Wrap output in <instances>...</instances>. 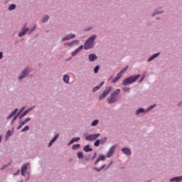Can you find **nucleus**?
<instances>
[{
    "mask_svg": "<svg viewBox=\"0 0 182 182\" xmlns=\"http://www.w3.org/2000/svg\"><path fill=\"white\" fill-rule=\"evenodd\" d=\"M103 85H105V82L102 81L99 85H97L96 87L92 88V92H97V90H99V89H100V87H102V86H103Z\"/></svg>",
    "mask_w": 182,
    "mask_h": 182,
    "instance_id": "nucleus-14",
    "label": "nucleus"
},
{
    "mask_svg": "<svg viewBox=\"0 0 182 182\" xmlns=\"http://www.w3.org/2000/svg\"><path fill=\"white\" fill-rule=\"evenodd\" d=\"M63 82H65V83H69V75H65L63 76Z\"/></svg>",
    "mask_w": 182,
    "mask_h": 182,
    "instance_id": "nucleus-24",
    "label": "nucleus"
},
{
    "mask_svg": "<svg viewBox=\"0 0 182 182\" xmlns=\"http://www.w3.org/2000/svg\"><path fill=\"white\" fill-rule=\"evenodd\" d=\"M97 38V36H96L95 34L90 37L84 44V49H85V50H89V49H92V48L95 46V40Z\"/></svg>",
    "mask_w": 182,
    "mask_h": 182,
    "instance_id": "nucleus-1",
    "label": "nucleus"
},
{
    "mask_svg": "<svg viewBox=\"0 0 182 182\" xmlns=\"http://www.w3.org/2000/svg\"><path fill=\"white\" fill-rule=\"evenodd\" d=\"M73 43H76V45H79V41L76 40V41H73L72 43H65L64 46H72V45H73Z\"/></svg>",
    "mask_w": 182,
    "mask_h": 182,
    "instance_id": "nucleus-22",
    "label": "nucleus"
},
{
    "mask_svg": "<svg viewBox=\"0 0 182 182\" xmlns=\"http://www.w3.org/2000/svg\"><path fill=\"white\" fill-rule=\"evenodd\" d=\"M95 157H96V153H95L94 156H92V159L93 160V159H95Z\"/></svg>",
    "mask_w": 182,
    "mask_h": 182,
    "instance_id": "nucleus-51",
    "label": "nucleus"
},
{
    "mask_svg": "<svg viewBox=\"0 0 182 182\" xmlns=\"http://www.w3.org/2000/svg\"><path fill=\"white\" fill-rule=\"evenodd\" d=\"M25 110V107H23L21 109H20V110L17 112V116H19L22 112H23Z\"/></svg>",
    "mask_w": 182,
    "mask_h": 182,
    "instance_id": "nucleus-32",
    "label": "nucleus"
},
{
    "mask_svg": "<svg viewBox=\"0 0 182 182\" xmlns=\"http://www.w3.org/2000/svg\"><path fill=\"white\" fill-rule=\"evenodd\" d=\"M127 67H125V68H124L119 73L122 74V75H123V73H124V72H126V70H127Z\"/></svg>",
    "mask_w": 182,
    "mask_h": 182,
    "instance_id": "nucleus-37",
    "label": "nucleus"
},
{
    "mask_svg": "<svg viewBox=\"0 0 182 182\" xmlns=\"http://www.w3.org/2000/svg\"><path fill=\"white\" fill-rule=\"evenodd\" d=\"M18 113V109H14V111H13L8 117H7V119L9 120V119H12V117H14V116H15V114Z\"/></svg>",
    "mask_w": 182,
    "mask_h": 182,
    "instance_id": "nucleus-19",
    "label": "nucleus"
},
{
    "mask_svg": "<svg viewBox=\"0 0 182 182\" xmlns=\"http://www.w3.org/2000/svg\"><path fill=\"white\" fill-rule=\"evenodd\" d=\"M90 62H95L97 59V55L95 54H90L88 57Z\"/></svg>",
    "mask_w": 182,
    "mask_h": 182,
    "instance_id": "nucleus-12",
    "label": "nucleus"
},
{
    "mask_svg": "<svg viewBox=\"0 0 182 182\" xmlns=\"http://www.w3.org/2000/svg\"><path fill=\"white\" fill-rule=\"evenodd\" d=\"M97 124H99L98 119H95L91 123V126L92 127L97 126Z\"/></svg>",
    "mask_w": 182,
    "mask_h": 182,
    "instance_id": "nucleus-25",
    "label": "nucleus"
},
{
    "mask_svg": "<svg viewBox=\"0 0 182 182\" xmlns=\"http://www.w3.org/2000/svg\"><path fill=\"white\" fill-rule=\"evenodd\" d=\"M31 110H32V108L26 109V111H24L23 113H22L19 116V119H22L23 117H25V116H26V114H28V113H29L31 112Z\"/></svg>",
    "mask_w": 182,
    "mask_h": 182,
    "instance_id": "nucleus-18",
    "label": "nucleus"
},
{
    "mask_svg": "<svg viewBox=\"0 0 182 182\" xmlns=\"http://www.w3.org/2000/svg\"><path fill=\"white\" fill-rule=\"evenodd\" d=\"M106 159V156L105 155H100L99 158L95 161V164H97L99 161H103Z\"/></svg>",
    "mask_w": 182,
    "mask_h": 182,
    "instance_id": "nucleus-16",
    "label": "nucleus"
},
{
    "mask_svg": "<svg viewBox=\"0 0 182 182\" xmlns=\"http://www.w3.org/2000/svg\"><path fill=\"white\" fill-rule=\"evenodd\" d=\"M58 137H59V134H57L50 141V143L48 144V147H50V146H52V144H53V143H55V141H56V140H58Z\"/></svg>",
    "mask_w": 182,
    "mask_h": 182,
    "instance_id": "nucleus-13",
    "label": "nucleus"
},
{
    "mask_svg": "<svg viewBox=\"0 0 182 182\" xmlns=\"http://www.w3.org/2000/svg\"><path fill=\"white\" fill-rule=\"evenodd\" d=\"M26 76H28V68L23 70V72L20 74L18 79H23V77Z\"/></svg>",
    "mask_w": 182,
    "mask_h": 182,
    "instance_id": "nucleus-10",
    "label": "nucleus"
},
{
    "mask_svg": "<svg viewBox=\"0 0 182 182\" xmlns=\"http://www.w3.org/2000/svg\"><path fill=\"white\" fill-rule=\"evenodd\" d=\"M100 145V139H97L95 143H94V146L95 147H99V146Z\"/></svg>",
    "mask_w": 182,
    "mask_h": 182,
    "instance_id": "nucleus-26",
    "label": "nucleus"
},
{
    "mask_svg": "<svg viewBox=\"0 0 182 182\" xmlns=\"http://www.w3.org/2000/svg\"><path fill=\"white\" fill-rule=\"evenodd\" d=\"M35 29H36V26H34L31 29H29L28 28H24L18 33V36L19 38H21V36H23V35H26L27 32H28V33H32V32H33Z\"/></svg>",
    "mask_w": 182,
    "mask_h": 182,
    "instance_id": "nucleus-4",
    "label": "nucleus"
},
{
    "mask_svg": "<svg viewBox=\"0 0 182 182\" xmlns=\"http://www.w3.org/2000/svg\"><path fill=\"white\" fill-rule=\"evenodd\" d=\"M2 141V136H0V143Z\"/></svg>",
    "mask_w": 182,
    "mask_h": 182,
    "instance_id": "nucleus-52",
    "label": "nucleus"
},
{
    "mask_svg": "<svg viewBox=\"0 0 182 182\" xmlns=\"http://www.w3.org/2000/svg\"><path fill=\"white\" fill-rule=\"evenodd\" d=\"M153 107H154V105L151 106V107L149 108V110H150L151 109H153Z\"/></svg>",
    "mask_w": 182,
    "mask_h": 182,
    "instance_id": "nucleus-50",
    "label": "nucleus"
},
{
    "mask_svg": "<svg viewBox=\"0 0 182 182\" xmlns=\"http://www.w3.org/2000/svg\"><path fill=\"white\" fill-rule=\"evenodd\" d=\"M99 137H100V134H90L85 137V140H87V141H95V140H97Z\"/></svg>",
    "mask_w": 182,
    "mask_h": 182,
    "instance_id": "nucleus-6",
    "label": "nucleus"
},
{
    "mask_svg": "<svg viewBox=\"0 0 182 182\" xmlns=\"http://www.w3.org/2000/svg\"><path fill=\"white\" fill-rule=\"evenodd\" d=\"M15 8H16V5L15 4H11L9 6V11H14V9H15Z\"/></svg>",
    "mask_w": 182,
    "mask_h": 182,
    "instance_id": "nucleus-27",
    "label": "nucleus"
},
{
    "mask_svg": "<svg viewBox=\"0 0 182 182\" xmlns=\"http://www.w3.org/2000/svg\"><path fill=\"white\" fill-rule=\"evenodd\" d=\"M22 126L21 124H19L18 127H17V130H20V129H22Z\"/></svg>",
    "mask_w": 182,
    "mask_h": 182,
    "instance_id": "nucleus-44",
    "label": "nucleus"
},
{
    "mask_svg": "<svg viewBox=\"0 0 182 182\" xmlns=\"http://www.w3.org/2000/svg\"><path fill=\"white\" fill-rule=\"evenodd\" d=\"M72 140L74 143H76V141H79V140H80V137L73 138Z\"/></svg>",
    "mask_w": 182,
    "mask_h": 182,
    "instance_id": "nucleus-36",
    "label": "nucleus"
},
{
    "mask_svg": "<svg viewBox=\"0 0 182 182\" xmlns=\"http://www.w3.org/2000/svg\"><path fill=\"white\" fill-rule=\"evenodd\" d=\"M2 58H4V55L2 52H0V59H2Z\"/></svg>",
    "mask_w": 182,
    "mask_h": 182,
    "instance_id": "nucleus-48",
    "label": "nucleus"
},
{
    "mask_svg": "<svg viewBox=\"0 0 182 182\" xmlns=\"http://www.w3.org/2000/svg\"><path fill=\"white\" fill-rule=\"evenodd\" d=\"M116 77L118 78V79H120V77H122V73H118L117 74Z\"/></svg>",
    "mask_w": 182,
    "mask_h": 182,
    "instance_id": "nucleus-40",
    "label": "nucleus"
},
{
    "mask_svg": "<svg viewBox=\"0 0 182 182\" xmlns=\"http://www.w3.org/2000/svg\"><path fill=\"white\" fill-rule=\"evenodd\" d=\"M106 167V165H102L100 168H97V167H94L93 170H95V171H102L103 170V168H105Z\"/></svg>",
    "mask_w": 182,
    "mask_h": 182,
    "instance_id": "nucleus-23",
    "label": "nucleus"
},
{
    "mask_svg": "<svg viewBox=\"0 0 182 182\" xmlns=\"http://www.w3.org/2000/svg\"><path fill=\"white\" fill-rule=\"evenodd\" d=\"M112 87H107L105 90L99 96V100H103L112 92Z\"/></svg>",
    "mask_w": 182,
    "mask_h": 182,
    "instance_id": "nucleus-5",
    "label": "nucleus"
},
{
    "mask_svg": "<svg viewBox=\"0 0 182 182\" xmlns=\"http://www.w3.org/2000/svg\"><path fill=\"white\" fill-rule=\"evenodd\" d=\"M29 166V164H26L24 165H23L21 166V176H23L24 177V176H26V171L28 170V166Z\"/></svg>",
    "mask_w": 182,
    "mask_h": 182,
    "instance_id": "nucleus-8",
    "label": "nucleus"
},
{
    "mask_svg": "<svg viewBox=\"0 0 182 182\" xmlns=\"http://www.w3.org/2000/svg\"><path fill=\"white\" fill-rule=\"evenodd\" d=\"M24 121L26 123H28V122L31 121V118H27Z\"/></svg>",
    "mask_w": 182,
    "mask_h": 182,
    "instance_id": "nucleus-46",
    "label": "nucleus"
},
{
    "mask_svg": "<svg viewBox=\"0 0 182 182\" xmlns=\"http://www.w3.org/2000/svg\"><path fill=\"white\" fill-rule=\"evenodd\" d=\"M29 129V126L26 125L23 129H21V132H28V130Z\"/></svg>",
    "mask_w": 182,
    "mask_h": 182,
    "instance_id": "nucleus-34",
    "label": "nucleus"
},
{
    "mask_svg": "<svg viewBox=\"0 0 182 182\" xmlns=\"http://www.w3.org/2000/svg\"><path fill=\"white\" fill-rule=\"evenodd\" d=\"M14 122H15V121H14V119H13V121L11 122V124H14Z\"/></svg>",
    "mask_w": 182,
    "mask_h": 182,
    "instance_id": "nucleus-53",
    "label": "nucleus"
},
{
    "mask_svg": "<svg viewBox=\"0 0 182 182\" xmlns=\"http://www.w3.org/2000/svg\"><path fill=\"white\" fill-rule=\"evenodd\" d=\"M20 182H23V181H20Z\"/></svg>",
    "mask_w": 182,
    "mask_h": 182,
    "instance_id": "nucleus-54",
    "label": "nucleus"
},
{
    "mask_svg": "<svg viewBox=\"0 0 182 182\" xmlns=\"http://www.w3.org/2000/svg\"><path fill=\"white\" fill-rule=\"evenodd\" d=\"M106 140H107V138H104L103 139L100 140L101 144H104L105 141H106Z\"/></svg>",
    "mask_w": 182,
    "mask_h": 182,
    "instance_id": "nucleus-38",
    "label": "nucleus"
},
{
    "mask_svg": "<svg viewBox=\"0 0 182 182\" xmlns=\"http://www.w3.org/2000/svg\"><path fill=\"white\" fill-rule=\"evenodd\" d=\"M75 37L76 36L75 34H69L62 38V42L65 41H70V39H73V38H75Z\"/></svg>",
    "mask_w": 182,
    "mask_h": 182,
    "instance_id": "nucleus-9",
    "label": "nucleus"
},
{
    "mask_svg": "<svg viewBox=\"0 0 182 182\" xmlns=\"http://www.w3.org/2000/svg\"><path fill=\"white\" fill-rule=\"evenodd\" d=\"M99 69H100V67L99 65L95 66L94 68V73H97L99 72Z\"/></svg>",
    "mask_w": 182,
    "mask_h": 182,
    "instance_id": "nucleus-31",
    "label": "nucleus"
},
{
    "mask_svg": "<svg viewBox=\"0 0 182 182\" xmlns=\"http://www.w3.org/2000/svg\"><path fill=\"white\" fill-rule=\"evenodd\" d=\"M18 117H19V116H18L17 114L16 116H14L13 118L14 122H15V120H16V119H18Z\"/></svg>",
    "mask_w": 182,
    "mask_h": 182,
    "instance_id": "nucleus-43",
    "label": "nucleus"
},
{
    "mask_svg": "<svg viewBox=\"0 0 182 182\" xmlns=\"http://www.w3.org/2000/svg\"><path fill=\"white\" fill-rule=\"evenodd\" d=\"M77 156L78 159H82L83 157V152H78L77 154Z\"/></svg>",
    "mask_w": 182,
    "mask_h": 182,
    "instance_id": "nucleus-33",
    "label": "nucleus"
},
{
    "mask_svg": "<svg viewBox=\"0 0 182 182\" xmlns=\"http://www.w3.org/2000/svg\"><path fill=\"white\" fill-rule=\"evenodd\" d=\"M173 181H176V182H180L182 181V176H176V177H173L170 180V182H173Z\"/></svg>",
    "mask_w": 182,
    "mask_h": 182,
    "instance_id": "nucleus-17",
    "label": "nucleus"
},
{
    "mask_svg": "<svg viewBox=\"0 0 182 182\" xmlns=\"http://www.w3.org/2000/svg\"><path fill=\"white\" fill-rule=\"evenodd\" d=\"M122 151H123L124 153V154H127V156H130V154H132V152L130 151V149L129 148H123L122 149Z\"/></svg>",
    "mask_w": 182,
    "mask_h": 182,
    "instance_id": "nucleus-15",
    "label": "nucleus"
},
{
    "mask_svg": "<svg viewBox=\"0 0 182 182\" xmlns=\"http://www.w3.org/2000/svg\"><path fill=\"white\" fill-rule=\"evenodd\" d=\"M117 80H119V79L117 78V77H115L114 79H113V80H112V83H116V82H117Z\"/></svg>",
    "mask_w": 182,
    "mask_h": 182,
    "instance_id": "nucleus-39",
    "label": "nucleus"
},
{
    "mask_svg": "<svg viewBox=\"0 0 182 182\" xmlns=\"http://www.w3.org/2000/svg\"><path fill=\"white\" fill-rule=\"evenodd\" d=\"M120 94V89H117L108 98L107 102L109 104L116 103L119 100V95Z\"/></svg>",
    "mask_w": 182,
    "mask_h": 182,
    "instance_id": "nucleus-2",
    "label": "nucleus"
},
{
    "mask_svg": "<svg viewBox=\"0 0 182 182\" xmlns=\"http://www.w3.org/2000/svg\"><path fill=\"white\" fill-rule=\"evenodd\" d=\"M160 55V53L154 54L152 56H151L149 59H148V62H151V60H153L154 59H156V58H157V56H159Z\"/></svg>",
    "mask_w": 182,
    "mask_h": 182,
    "instance_id": "nucleus-20",
    "label": "nucleus"
},
{
    "mask_svg": "<svg viewBox=\"0 0 182 182\" xmlns=\"http://www.w3.org/2000/svg\"><path fill=\"white\" fill-rule=\"evenodd\" d=\"M92 151L93 149L90 148V145H86L85 146H84V151H85L86 153L89 151Z\"/></svg>",
    "mask_w": 182,
    "mask_h": 182,
    "instance_id": "nucleus-21",
    "label": "nucleus"
},
{
    "mask_svg": "<svg viewBox=\"0 0 182 182\" xmlns=\"http://www.w3.org/2000/svg\"><path fill=\"white\" fill-rule=\"evenodd\" d=\"M49 21V16H45L44 18L42 19V22L45 23Z\"/></svg>",
    "mask_w": 182,
    "mask_h": 182,
    "instance_id": "nucleus-28",
    "label": "nucleus"
},
{
    "mask_svg": "<svg viewBox=\"0 0 182 182\" xmlns=\"http://www.w3.org/2000/svg\"><path fill=\"white\" fill-rule=\"evenodd\" d=\"M114 150H115V147L114 146H112L111 148H109L106 156L108 159H110V157L113 156V154H114Z\"/></svg>",
    "mask_w": 182,
    "mask_h": 182,
    "instance_id": "nucleus-7",
    "label": "nucleus"
},
{
    "mask_svg": "<svg viewBox=\"0 0 182 182\" xmlns=\"http://www.w3.org/2000/svg\"><path fill=\"white\" fill-rule=\"evenodd\" d=\"M80 144H74L73 146V150H76V149H80Z\"/></svg>",
    "mask_w": 182,
    "mask_h": 182,
    "instance_id": "nucleus-29",
    "label": "nucleus"
},
{
    "mask_svg": "<svg viewBox=\"0 0 182 182\" xmlns=\"http://www.w3.org/2000/svg\"><path fill=\"white\" fill-rule=\"evenodd\" d=\"M140 75H137L136 76H130L125 80H124L122 85L123 86H127L128 85H132V83H134V82L137 81V79L140 77Z\"/></svg>",
    "mask_w": 182,
    "mask_h": 182,
    "instance_id": "nucleus-3",
    "label": "nucleus"
},
{
    "mask_svg": "<svg viewBox=\"0 0 182 182\" xmlns=\"http://www.w3.org/2000/svg\"><path fill=\"white\" fill-rule=\"evenodd\" d=\"M19 173H21V170H20V169H18V170L17 171V173H14V176H18V174H19Z\"/></svg>",
    "mask_w": 182,
    "mask_h": 182,
    "instance_id": "nucleus-45",
    "label": "nucleus"
},
{
    "mask_svg": "<svg viewBox=\"0 0 182 182\" xmlns=\"http://www.w3.org/2000/svg\"><path fill=\"white\" fill-rule=\"evenodd\" d=\"M144 112V109L139 108L138 110H136V114H139V113H143Z\"/></svg>",
    "mask_w": 182,
    "mask_h": 182,
    "instance_id": "nucleus-30",
    "label": "nucleus"
},
{
    "mask_svg": "<svg viewBox=\"0 0 182 182\" xmlns=\"http://www.w3.org/2000/svg\"><path fill=\"white\" fill-rule=\"evenodd\" d=\"M124 92H129V90H130L129 87H124Z\"/></svg>",
    "mask_w": 182,
    "mask_h": 182,
    "instance_id": "nucleus-42",
    "label": "nucleus"
},
{
    "mask_svg": "<svg viewBox=\"0 0 182 182\" xmlns=\"http://www.w3.org/2000/svg\"><path fill=\"white\" fill-rule=\"evenodd\" d=\"M73 139H71L70 141V142L68 143V146H70V144H73Z\"/></svg>",
    "mask_w": 182,
    "mask_h": 182,
    "instance_id": "nucleus-47",
    "label": "nucleus"
},
{
    "mask_svg": "<svg viewBox=\"0 0 182 182\" xmlns=\"http://www.w3.org/2000/svg\"><path fill=\"white\" fill-rule=\"evenodd\" d=\"M12 136V133L11 132V130H8L6 132V137H11Z\"/></svg>",
    "mask_w": 182,
    "mask_h": 182,
    "instance_id": "nucleus-35",
    "label": "nucleus"
},
{
    "mask_svg": "<svg viewBox=\"0 0 182 182\" xmlns=\"http://www.w3.org/2000/svg\"><path fill=\"white\" fill-rule=\"evenodd\" d=\"M110 166V164L108 166V167Z\"/></svg>",
    "mask_w": 182,
    "mask_h": 182,
    "instance_id": "nucleus-55",
    "label": "nucleus"
},
{
    "mask_svg": "<svg viewBox=\"0 0 182 182\" xmlns=\"http://www.w3.org/2000/svg\"><path fill=\"white\" fill-rule=\"evenodd\" d=\"M144 80V75L140 79V80L139 81L140 82H143Z\"/></svg>",
    "mask_w": 182,
    "mask_h": 182,
    "instance_id": "nucleus-49",
    "label": "nucleus"
},
{
    "mask_svg": "<svg viewBox=\"0 0 182 182\" xmlns=\"http://www.w3.org/2000/svg\"><path fill=\"white\" fill-rule=\"evenodd\" d=\"M81 50H83V46H80L79 48H77L74 52L72 53V56H76L79 52Z\"/></svg>",
    "mask_w": 182,
    "mask_h": 182,
    "instance_id": "nucleus-11",
    "label": "nucleus"
},
{
    "mask_svg": "<svg viewBox=\"0 0 182 182\" xmlns=\"http://www.w3.org/2000/svg\"><path fill=\"white\" fill-rule=\"evenodd\" d=\"M19 124H21V125H24V124H26V122H25V121H20L19 122H18Z\"/></svg>",
    "mask_w": 182,
    "mask_h": 182,
    "instance_id": "nucleus-41",
    "label": "nucleus"
}]
</instances>
